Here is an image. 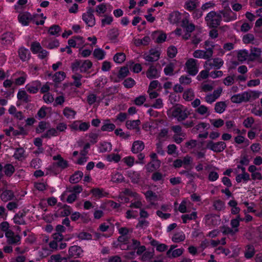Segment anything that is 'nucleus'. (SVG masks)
I'll use <instances>...</instances> for the list:
<instances>
[{
  "mask_svg": "<svg viewBox=\"0 0 262 262\" xmlns=\"http://www.w3.org/2000/svg\"><path fill=\"white\" fill-rule=\"evenodd\" d=\"M18 20L19 23L23 26H27L29 25L30 22L33 20V21L36 25H43L45 23V20L46 18V16H43V14H40L34 16V18L32 15L28 12H24L20 13L18 15Z\"/></svg>",
  "mask_w": 262,
  "mask_h": 262,
  "instance_id": "1",
  "label": "nucleus"
},
{
  "mask_svg": "<svg viewBox=\"0 0 262 262\" xmlns=\"http://www.w3.org/2000/svg\"><path fill=\"white\" fill-rule=\"evenodd\" d=\"M167 115L169 117L174 118L180 121L185 119L188 117L189 113L184 107L177 104L167 111Z\"/></svg>",
  "mask_w": 262,
  "mask_h": 262,
  "instance_id": "2",
  "label": "nucleus"
},
{
  "mask_svg": "<svg viewBox=\"0 0 262 262\" xmlns=\"http://www.w3.org/2000/svg\"><path fill=\"white\" fill-rule=\"evenodd\" d=\"M4 233L8 243L17 244L19 242L20 237L18 235H14L13 232L9 230V224L6 222L0 224V237H3Z\"/></svg>",
  "mask_w": 262,
  "mask_h": 262,
  "instance_id": "3",
  "label": "nucleus"
},
{
  "mask_svg": "<svg viewBox=\"0 0 262 262\" xmlns=\"http://www.w3.org/2000/svg\"><path fill=\"white\" fill-rule=\"evenodd\" d=\"M221 20V15L214 11L209 12L205 17V21L207 25L209 28H216L219 25Z\"/></svg>",
  "mask_w": 262,
  "mask_h": 262,
  "instance_id": "4",
  "label": "nucleus"
},
{
  "mask_svg": "<svg viewBox=\"0 0 262 262\" xmlns=\"http://www.w3.org/2000/svg\"><path fill=\"white\" fill-rule=\"evenodd\" d=\"M186 72L191 76H195L199 72L198 61L193 58H189L185 65Z\"/></svg>",
  "mask_w": 262,
  "mask_h": 262,
  "instance_id": "5",
  "label": "nucleus"
},
{
  "mask_svg": "<svg viewBox=\"0 0 262 262\" xmlns=\"http://www.w3.org/2000/svg\"><path fill=\"white\" fill-rule=\"evenodd\" d=\"M243 221V219L241 218L239 215H237L236 218L231 221V226L232 228H227L225 229L223 232L227 235H233L238 231V226L239 222Z\"/></svg>",
  "mask_w": 262,
  "mask_h": 262,
  "instance_id": "6",
  "label": "nucleus"
},
{
  "mask_svg": "<svg viewBox=\"0 0 262 262\" xmlns=\"http://www.w3.org/2000/svg\"><path fill=\"white\" fill-rule=\"evenodd\" d=\"M160 50L157 48L151 49L149 53L144 54V59L148 62H154L157 61L160 56Z\"/></svg>",
  "mask_w": 262,
  "mask_h": 262,
  "instance_id": "7",
  "label": "nucleus"
},
{
  "mask_svg": "<svg viewBox=\"0 0 262 262\" xmlns=\"http://www.w3.org/2000/svg\"><path fill=\"white\" fill-rule=\"evenodd\" d=\"M68 45L70 47L77 48L81 49L84 47L86 43L84 39L79 36H74L69 39Z\"/></svg>",
  "mask_w": 262,
  "mask_h": 262,
  "instance_id": "8",
  "label": "nucleus"
},
{
  "mask_svg": "<svg viewBox=\"0 0 262 262\" xmlns=\"http://www.w3.org/2000/svg\"><path fill=\"white\" fill-rule=\"evenodd\" d=\"M226 147V143L222 141L214 143L211 141H209L207 142L206 145L207 148L216 152L223 151Z\"/></svg>",
  "mask_w": 262,
  "mask_h": 262,
  "instance_id": "9",
  "label": "nucleus"
},
{
  "mask_svg": "<svg viewBox=\"0 0 262 262\" xmlns=\"http://www.w3.org/2000/svg\"><path fill=\"white\" fill-rule=\"evenodd\" d=\"M213 54L211 49H208L205 50H196L193 53V56L196 58H202L208 59L211 58Z\"/></svg>",
  "mask_w": 262,
  "mask_h": 262,
  "instance_id": "10",
  "label": "nucleus"
},
{
  "mask_svg": "<svg viewBox=\"0 0 262 262\" xmlns=\"http://www.w3.org/2000/svg\"><path fill=\"white\" fill-rule=\"evenodd\" d=\"M93 13V10L89 8L82 14L83 20L89 27H93L95 25V18Z\"/></svg>",
  "mask_w": 262,
  "mask_h": 262,
  "instance_id": "11",
  "label": "nucleus"
},
{
  "mask_svg": "<svg viewBox=\"0 0 262 262\" xmlns=\"http://www.w3.org/2000/svg\"><path fill=\"white\" fill-rule=\"evenodd\" d=\"M182 27L185 32L183 35V38L187 39L190 36V33L194 30L195 26L192 24H189L187 19L183 20L182 23Z\"/></svg>",
  "mask_w": 262,
  "mask_h": 262,
  "instance_id": "12",
  "label": "nucleus"
},
{
  "mask_svg": "<svg viewBox=\"0 0 262 262\" xmlns=\"http://www.w3.org/2000/svg\"><path fill=\"white\" fill-rule=\"evenodd\" d=\"M31 49L33 53L38 54L39 57L40 58H43L48 55V52L42 49L39 42H33L31 45Z\"/></svg>",
  "mask_w": 262,
  "mask_h": 262,
  "instance_id": "13",
  "label": "nucleus"
},
{
  "mask_svg": "<svg viewBox=\"0 0 262 262\" xmlns=\"http://www.w3.org/2000/svg\"><path fill=\"white\" fill-rule=\"evenodd\" d=\"M92 66V63L89 60L83 61H76L72 66L74 70L77 68H79L81 72H84L89 70Z\"/></svg>",
  "mask_w": 262,
  "mask_h": 262,
  "instance_id": "14",
  "label": "nucleus"
},
{
  "mask_svg": "<svg viewBox=\"0 0 262 262\" xmlns=\"http://www.w3.org/2000/svg\"><path fill=\"white\" fill-rule=\"evenodd\" d=\"M119 232L120 234H122V235L118 238V241L120 243V248L122 250H125V245H127L130 242L125 236V235L128 232V229L126 228H121L119 229Z\"/></svg>",
  "mask_w": 262,
  "mask_h": 262,
  "instance_id": "15",
  "label": "nucleus"
},
{
  "mask_svg": "<svg viewBox=\"0 0 262 262\" xmlns=\"http://www.w3.org/2000/svg\"><path fill=\"white\" fill-rule=\"evenodd\" d=\"M140 243L139 241L132 239L130 241V242L127 245L126 248L125 247V249H132L135 250L138 248L137 253L138 254H140L143 253L146 249L145 247L143 246H139Z\"/></svg>",
  "mask_w": 262,
  "mask_h": 262,
  "instance_id": "16",
  "label": "nucleus"
},
{
  "mask_svg": "<svg viewBox=\"0 0 262 262\" xmlns=\"http://www.w3.org/2000/svg\"><path fill=\"white\" fill-rule=\"evenodd\" d=\"M223 89L219 88L214 90L211 94H207L205 98V101L208 103H212L214 102L221 95Z\"/></svg>",
  "mask_w": 262,
  "mask_h": 262,
  "instance_id": "17",
  "label": "nucleus"
},
{
  "mask_svg": "<svg viewBox=\"0 0 262 262\" xmlns=\"http://www.w3.org/2000/svg\"><path fill=\"white\" fill-rule=\"evenodd\" d=\"M249 94L247 92H245L242 94H238L233 95L231 97V101L233 103H239L248 101Z\"/></svg>",
  "mask_w": 262,
  "mask_h": 262,
  "instance_id": "18",
  "label": "nucleus"
},
{
  "mask_svg": "<svg viewBox=\"0 0 262 262\" xmlns=\"http://www.w3.org/2000/svg\"><path fill=\"white\" fill-rule=\"evenodd\" d=\"M141 206V203L140 202H137L135 203L132 204V209L129 210L126 212V217L128 219H131L136 217L138 216V212L137 210H134L133 208H138Z\"/></svg>",
  "mask_w": 262,
  "mask_h": 262,
  "instance_id": "19",
  "label": "nucleus"
},
{
  "mask_svg": "<svg viewBox=\"0 0 262 262\" xmlns=\"http://www.w3.org/2000/svg\"><path fill=\"white\" fill-rule=\"evenodd\" d=\"M175 246H171L170 248L167 252V255L169 257H177L181 255L183 252L184 249L178 248L174 249Z\"/></svg>",
  "mask_w": 262,
  "mask_h": 262,
  "instance_id": "20",
  "label": "nucleus"
},
{
  "mask_svg": "<svg viewBox=\"0 0 262 262\" xmlns=\"http://www.w3.org/2000/svg\"><path fill=\"white\" fill-rule=\"evenodd\" d=\"M237 168L241 169L243 172L236 177V181L238 183L241 182L243 181L245 182L248 181L250 179V176L248 173L245 172V168L241 165H238Z\"/></svg>",
  "mask_w": 262,
  "mask_h": 262,
  "instance_id": "21",
  "label": "nucleus"
},
{
  "mask_svg": "<svg viewBox=\"0 0 262 262\" xmlns=\"http://www.w3.org/2000/svg\"><path fill=\"white\" fill-rule=\"evenodd\" d=\"M40 86V82L38 81H35L27 84L26 88L29 93L34 94L38 92Z\"/></svg>",
  "mask_w": 262,
  "mask_h": 262,
  "instance_id": "22",
  "label": "nucleus"
},
{
  "mask_svg": "<svg viewBox=\"0 0 262 262\" xmlns=\"http://www.w3.org/2000/svg\"><path fill=\"white\" fill-rule=\"evenodd\" d=\"M69 255L71 257H78L83 253L81 248L77 246H73L70 248L69 250Z\"/></svg>",
  "mask_w": 262,
  "mask_h": 262,
  "instance_id": "23",
  "label": "nucleus"
},
{
  "mask_svg": "<svg viewBox=\"0 0 262 262\" xmlns=\"http://www.w3.org/2000/svg\"><path fill=\"white\" fill-rule=\"evenodd\" d=\"M115 125L111 122L109 119L103 121V125L101 127V130L103 132H111L115 130Z\"/></svg>",
  "mask_w": 262,
  "mask_h": 262,
  "instance_id": "24",
  "label": "nucleus"
},
{
  "mask_svg": "<svg viewBox=\"0 0 262 262\" xmlns=\"http://www.w3.org/2000/svg\"><path fill=\"white\" fill-rule=\"evenodd\" d=\"M199 5L198 0H187L184 4V8L188 11L194 10Z\"/></svg>",
  "mask_w": 262,
  "mask_h": 262,
  "instance_id": "25",
  "label": "nucleus"
},
{
  "mask_svg": "<svg viewBox=\"0 0 262 262\" xmlns=\"http://www.w3.org/2000/svg\"><path fill=\"white\" fill-rule=\"evenodd\" d=\"M144 148V144L142 141H136L133 144L132 151L134 153H137L142 151Z\"/></svg>",
  "mask_w": 262,
  "mask_h": 262,
  "instance_id": "26",
  "label": "nucleus"
},
{
  "mask_svg": "<svg viewBox=\"0 0 262 262\" xmlns=\"http://www.w3.org/2000/svg\"><path fill=\"white\" fill-rule=\"evenodd\" d=\"M146 76L149 79L158 78L160 76V71L151 66L147 71Z\"/></svg>",
  "mask_w": 262,
  "mask_h": 262,
  "instance_id": "27",
  "label": "nucleus"
},
{
  "mask_svg": "<svg viewBox=\"0 0 262 262\" xmlns=\"http://www.w3.org/2000/svg\"><path fill=\"white\" fill-rule=\"evenodd\" d=\"M140 124L139 120H128L126 122V127L128 129H137L139 130V126Z\"/></svg>",
  "mask_w": 262,
  "mask_h": 262,
  "instance_id": "28",
  "label": "nucleus"
},
{
  "mask_svg": "<svg viewBox=\"0 0 262 262\" xmlns=\"http://www.w3.org/2000/svg\"><path fill=\"white\" fill-rule=\"evenodd\" d=\"M18 55L23 61H27L30 58V53L28 49L20 48L18 50Z\"/></svg>",
  "mask_w": 262,
  "mask_h": 262,
  "instance_id": "29",
  "label": "nucleus"
},
{
  "mask_svg": "<svg viewBox=\"0 0 262 262\" xmlns=\"http://www.w3.org/2000/svg\"><path fill=\"white\" fill-rule=\"evenodd\" d=\"M13 38L11 33H6L3 35L2 37V43L4 45H8L12 43Z\"/></svg>",
  "mask_w": 262,
  "mask_h": 262,
  "instance_id": "30",
  "label": "nucleus"
},
{
  "mask_svg": "<svg viewBox=\"0 0 262 262\" xmlns=\"http://www.w3.org/2000/svg\"><path fill=\"white\" fill-rule=\"evenodd\" d=\"M112 144L110 142H103L98 146V150L100 152H104L109 151L112 149Z\"/></svg>",
  "mask_w": 262,
  "mask_h": 262,
  "instance_id": "31",
  "label": "nucleus"
},
{
  "mask_svg": "<svg viewBox=\"0 0 262 262\" xmlns=\"http://www.w3.org/2000/svg\"><path fill=\"white\" fill-rule=\"evenodd\" d=\"M106 53L100 48L95 49L93 52L94 57L98 60H102L105 58Z\"/></svg>",
  "mask_w": 262,
  "mask_h": 262,
  "instance_id": "32",
  "label": "nucleus"
},
{
  "mask_svg": "<svg viewBox=\"0 0 262 262\" xmlns=\"http://www.w3.org/2000/svg\"><path fill=\"white\" fill-rule=\"evenodd\" d=\"M223 63L224 61L222 59L220 58H215L213 59V64L212 66H211V64L208 61H206L204 65V67L207 68L209 66L211 67H213L217 69H220L223 65Z\"/></svg>",
  "mask_w": 262,
  "mask_h": 262,
  "instance_id": "33",
  "label": "nucleus"
},
{
  "mask_svg": "<svg viewBox=\"0 0 262 262\" xmlns=\"http://www.w3.org/2000/svg\"><path fill=\"white\" fill-rule=\"evenodd\" d=\"M160 166L159 160H152L146 165V169L149 171H153L158 169Z\"/></svg>",
  "mask_w": 262,
  "mask_h": 262,
  "instance_id": "34",
  "label": "nucleus"
},
{
  "mask_svg": "<svg viewBox=\"0 0 262 262\" xmlns=\"http://www.w3.org/2000/svg\"><path fill=\"white\" fill-rule=\"evenodd\" d=\"M64 116L69 119H73L75 118L76 112L69 107H66L63 111Z\"/></svg>",
  "mask_w": 262,
  "mask_h": 262,
  "instance_id": "35",
  "label": "nucleus"
},
{
  "mask_svg": "<svg viewBox=\"0 0 262 262\" xmlns=\"http://www.w3.org/2000/svg\"><path fill=\"white\" fill-rule=\"evenodd\" d=\"M181 18V14L178 11H174L170 14L169 20L171 23L175 24L178 23Z\"/></svg>",
  "mask_w": 262,
  "mask_h": 262,
  "instance_id": "36",
  "label": "nucleus"
},
{
  "mask_svg": "<svg viewBox=\"0 0 262 262\" xmlns=\"http://www.w3.org/2000/svg\"><path fill=\"white\" fill-rule=\"evenodd\" d=\"M185 235L182 231L176 232L172 237V241L174 243H179L184 241Z\"/></svg>",
  "mask_w": 262,
  "mask_h": 262,
  "instance_id": "37",
  "label": "nucleus"
},
{
  "mask_svg": "<svg viewBox=\"0 0 262 262\" xmlns=\"http://www.w3.org/2000/svg\"><path fill=\"white\" fill-rule=\"evenodd\" d=\"M205 219L208 224L217 225V223L220 222L219 217L216 215H208L206 216Z\"/></svg>",
  "mask_w": 262,
  "mask_h": 262,
  "instance_id": "38",
  "label": "nucleus"
},
{
  "mask_svg": "<svg viewBox=\"0 0 262 262\" xmlns=\"http://www.w3.org/2000/svg\"><path fill=\"white\" fill-rule=\"evenodd\" d=\"M183 98L186 101H191L194 97V93L193 91L189 89L184 91L183 95Z\"/></svg>",
  "mask_w": 262,
  "mask_h": 262,
  "instance_id": "39",
  "label": "nucleus"
},
{
  "mask_svg": "<svg viewBox=\"0 0 262 262\" xmlns=\"http://www.w3.org/2000/svg\"><path fill=\"white\" fill-rule=\"evenodd\" d=\"M107 10V6L105 4H101L96 7V12L99 16H102Z\"/></svg>",
  "mask_w": 262,
  "mask_h": 262,
  "instance_id": "40",
  "label": "nucleus"
},
{
  "mask_svg": "<svg viewBox=\"0 0 262 262\" xmlns=\"http://www.w3.org/2000/svg\"><path fill=\"white\" fill-rule=\"evenodd\" d=\"M83 176V173L81 171H78L73 174L70 178V181L71 183H78Z\"/></svg>",
  "mask_w": 262,
  "mask_h": 262,
  "instance_id": "41",
  "label": "nucleus"
},
{
  "mask_svg": "<svg viewBox=\"0 0 262 262\" xmlns=\"http://www.w3.org/2000/svg\"><path fill=\"white\" fill-rule=\"evenodd\" d=\"M65 78H66L65 73L63 72H59L56 73L54 75V76L53 77V81L55 83H58V82H60L62 81V80H63Z\"/></svg>",
  "mask_w": 262,
  "mask_h": 262,
  "instance_id": "42",
  "label": "nucleus"
},
{
  "mask_svg": "<svg viewBox=\"0 0 262 262\" xmlns=\"http://www.w3.org/2000/svg\"><path fill=\"white\" fill-rule=\"evenodd\" d=\"M153 35L154 37L157 36L156 41L158 43L164 42L166 38V34L162 32H155L153 33Z\"/></svg>",
  "mask_w": 262,
  "mask_h": 262,
  "instance_id": "43",
  "label": "nucleus"
},
{
  "mask_svg": "<svg viewBox=\"0 0 262 262\" xmlns=\"http://www.w3.org/2000/svg\"><path fill=\"white\" fill-rule=\"evenodd\" d=\"M121 158L120 155L118 154H111L107 155L106 157V160L108 162H118Z\"/></svg>",
  "mask_w": 262,
  "mask_h": 262,
  "instance_id": "44",
  "label": "nucleus"
},
{
  "mask_svg": "<svg viewBox=\"0 0 262 262\" xmlns=\"http://www.w3.org/2000/svg\"><path fill=\"white\" fill-rule=\"evenodd\" d=\"M197 216L196 212H192L190 214H184L182 216V219L184 223H186L188 221L196 219Z\"/></svg>",
  "mask_w": 262,
  "mask_h": 262,
  "instance_id": "45",
  "label": "nucleus"
},
{
  "mask_svg": "<svg viewBox=\"0 0 262 262\" xmlns=\"http://www.w3.org/2000/svg\"><path fill=\"white\" fill-rule=\"evenodd\" d=\"M127 66L134 73H139L142 70L141 65L139 63L134 64L133 62L128 63Z\"/></svg>",
  "mask_w": 262,
  "mask_h": 262,
  "instance_id": "46",
  "label": "nucleus"
},
{
  "mask_svg": "<svg viewBox=\"0 0 262 262\" xmlns=\"http://www.w3.org/2000/svg\"><path fill=\"white\" fill-rule=\"evenodd\" d=\"M14 157L19 160L24 159L25 157L24 149L21 148L17 149L14 154Z\"/></svg>",
  "mask_w": 262,
  "mask_h": 262,
  "instance_id": "47",
  "label": "nucleus"
},
{
  "mask_svg": "<svg viewBox=\"0 0 262 262\" xmlns=\"http://www.w3.org/2000/svg\"><path fill=\"white\" fill-rule=\"evenodd\" d=\"M261 50L258 48H254L251 50V54L250 55L249 59L250 60H254L258 57L261 54Z\"/></svg>",
  "mask_w": 262,
  "mask_h": 262,
  "instance_id": "48",
  "label": "nucleus"
},
{
  "mask_svg": "<svg viewBox=\"0 0 262 262\" xmlns=\"http://www.w3.org/2000/svg\"><path fill=\"white\" fill-rule=\"evenodd\" d=\"M125 59V55L123 53H118L114 56V60L115 62L121 63Z\"/></svg>",
  "mask_w": 262,
  "mask_h": 262,
  "instance_id": "49",
  "label": "nucleus"
},
{
  "mask_svg": "<svg viewBox=\"0 0 262 262\" xmlns=\"http://www.w3.org/2000/svg\"><path fill=\"white\" fill-rule=\"evenodd\" d=\"M114 130L115 134L116 136L124 139H127L130 136L128 133L124 132L121 128L115 129Z\"/></svg>",
  "mask_w": 262,
  "mask_h": 262,
  "instance_id": "50",
  "label": "nucleus"
},
{
  "mask_svg": "<svg viewBox=\"0 0 262 262\" xmlns=\"http://www.w3.org/2000/svg\"><path fill=\"white\" fill-rule=\"evenodd\" d=\"M127 176L134 183L138 182L140 176L139 173L132 170H129L127 172Z\"/></svg>",
  "mask_w": 262,
  "mask_h": 262,
  "instance_id": "51",
  "label": "nucleus"
},
{
  "mask_svg": "<svg viewBox=\"0 0 262 262\" xmlns=\"http://www.w3.org/2000/svg\"><path fill=\"white\" fill-rule=\"evenodd\" d=\"M248 52L246 50H241L240 51L237 55V58L238 60L241 61H244L247 59H248Z\"/></svg>",
  "mask_w": 262,
  "mask_h": 262,
  "instance_id": "52",
  "label": "nucleus"
},
{
  "mask_svg": "<svg viewBox=\"0 0 262 262\" xmlns=\"http://www.w3.org/2000/svg\"><path fill=\"white\" fill-rule=\"evenodd\" d=\"M226 108V104L223 102H219L216 103L215 110L216 112L221 114L224 112Z\"/></svg>",
  "mask_w": 262,
  "mask_h": 262,
  "instance_id": "53",
  "label": "nucleus"
},
{
  "mask_svg": "<svg viewBox=\"0 0 262 262\" xmlns=\"http://www.w3.org/2000/svg\"><path fill=\"white\" fill-rule=\"evenodd\" d=\"M174 68V63H170L167 65L164 68V72L166 75H172L173 74V71Z\"/></svg>",
  "mask_w": 262,
  "mask_h": 262,
  "instance_id": "54",
  "label": "nucleus"
},
{
  "mask_svg": "<svg viewBox=\"0 0 262 262\" xmlns=\"http://www.w3.org/2000/svg\"><path fill=\"white\" fill-rule=\"evenodd\" d=\"M53 159L55 160H58L57 165L62 168H64L67 166V163L66 161L63 160L60 156L57 155L54 156Z\"/></svg>",
  "mask_w": 262,
  "mask_h": 262,
  "instance_id": "55",
  "label": "nucleus"
},
{
  "mask_svg": "<svg viewBox=\"0 0 262 262\" xmlns=\"http://www.w3.org/2000/svg\"><path fill=\"white\" fill-rule=\"evenodd\" d=\"M4 172L7 176H11L14 172V168L11 164H7L4 168Z\"/></svg>",
  "mask_w": 262,
  "mask_h": 262,
  "instance_id": "56",
  "label": "nucleus"
},
{
  "mask_svg": "<svg viewBox=\"0 0 262 262\" xmlns=\"http://www.w3.org/2000/svg\"><path fill=\"white\" fill-rule=\"evenodd\" d=\"M1 197L3 200L7 201L13 197V194L11 191L7 190L3 192Z\"/></svg>",
  "mask_w": 262,
  "mask_h": 262,
  "instance_id": "57",
  "label": "nucleus"
},
{
  "mask_svg": "<svg viewBox=\"0 0 262 262\" xmlns=\"http://www.w3.org/2000/svg\"><path fill=\"white\" fill-rule=\"evenodd\" d=\"M254 249L253 246H248L246 249L245 256L247 258L252 257L254 254Z\"/></svg>",
  "mask_w": 262,
  "mask_h": 262,
  "instance_id": "58",
  "label": "nucleus"
},
{
  "mask_svg": "<svg viewBox=\"0 0 262 262\" xmlns=\"http://www.w3.org/2000/svg\"><path fill=\"white\" fill-rule=\"evenodd\" d=\"M209 69L201 71L197 76L196 79L199 81H201L203 79H206L209 76Z\"/></svg>",
  "mask_w": 262,
  "mask_h": 262,
  "instance_id": "59",
  "label": "nucleus"
},
{
  "mask_svg": "<svg viewBox=\"0 0 262 262\" xmlns=\"http://www.w3.org/2000/svg\"><path fill=\"white\" fill-rule=\"evenodd\" d=\"M58 135V132L55 128H51L47 132L46 134H45L42 137L46 138H50L53 136H56Z\"/></svg>",
  "mask_w": 262,
  "mask_h": 262,
  "instance_id": "60",
  "label": "nucleus"
},
{
  "mask_svg": "<svg viewBox=\"0 0 262 262\" xmlns=\"http://www.w3.org/2000/svg\"><path fill=\"white\" fill-rule=\"evenodd\" d=\"M13 220H14V222L15 224H19V225L25 224V220H24L23 214H16L14 216Z\"/></svg>",
  "mask_w": 262,
  "mask_h": 262,
  "instance_id": "61",
  "label": "nucleus"
},
{
  "mask_svg": "<svg viewBox=\"0 0 262 262\" xmlns=\"http://www.w3.org/2000/svg\"><path fill=\"white\" fill-rule=\"evenodd\" d=\"M67 259L59 255H53L49 262H67Z\"/></svg>",
  "mask_w": 262,
  "mask_h": 262,
  "instance_id": "62",
  "label": "nucleus"
},
{
  "mask_svg": "<svg viewBox=\"0 0 262 262\" xmlns=\"http://www.w3.org/2000/svg\"><path fill=\"white\" fill-rule=\"evenodd\" d=\"M210 123L214 127L219 128L223 125L224 121L221 119H212Z\"/></svg>",
  "mask_w": 262,
  "mask_h": 262,
  "instance_id": "63",
  "label": "nucleus"
},
{
  "mask_svg": "<svg viewBox=\"0 0 262 262\" xmlns=\"http://www.w3.org/2000/svg\"><path fill=\"white\" fill-rule=\"evenodd\" d=\"M60 31V27L57 25H53L49 29V33L52 35H56Z\"/></svg>",
  "mask_w": 262,
  "mask_h": 262,
  "instance_id": "64",
  "label": "nucleus"
}]
</instances>
